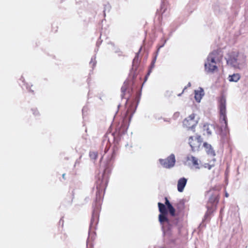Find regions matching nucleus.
<instances>
[{
  "mask_svg": "<svg viewBox=\"0 0 248 248\" xmlns=\"http://www.w3.org/2000/svg\"><path fill=\"white\" fill-rule=\"evenodd\" d=\"M158 208L160 214L159 215V221L162 225L164 223L169 224V220L166 217V215L167 214V211L165 205L160 202L158 203Z\"/></svg>",
  "mask_w": 248,
  "mask_h": 248,
  "instance_id": "4",
  "label": "nucleus"
},
{
  "mask_svg": "<svg viewBox=\"0 0 248 248\" xmlns=\"http://www.w3.org/2000/svg\"><path fill=\"white\" fill-rule=\"evenodd\" d=\"M90 156L92 159H96L97 156V153L95 152H90Z\"/></svg>",
  "mask_w": 248,
  "mask_h": 248,
  "instance_id": "19",
  "label": "nucleus"
},
{
  "mask_svg": "<svg viewBox=\"0 0 248 248\" xmlns=\"http://www.w3.org/2000/svg\"><path fill=\"white\" fill-rule=\"evenodd\" d=\"M94 59H95V58L93 59V58H92L91 60V62H90V64L91 65H93V66H95V65L96 64V61H95Z\"/></svg>",
  "mask_w": 248,
  "mask_h": 248,
  "instance_id": "24",
  "label": "nucleus"
},
{
  "mask_svg": "<svg viewBox=\"0 0 248 248\" xmlns=\"http://www.w3.org/2000/svg\"><path fill=\"white\" fill-rule=\"evenodd\" d=\"M219 113L220 129L222 132L226 133L228 131L227 121L226 117V99L225 97H221L219 101Z\"/></svg>",
  "mask_w": 248,
  "mask_h": 248,
  "instance_id": "3",
  "label": "nucleus"
},
{
  "mask_svg": "<svg viewBox=\"0 0 248 248\" xmlns=\"http://www.w3.org/2000/svg\"><path fill=\"white\" fill-rule=\"evenodd\" d=\"M97 206V207L95 208H94V209L93 210V218L92 219V221H93V220L94 219L95 217H97L98 216V212L99 211L100 203H98Z\"/></svg>",
  "mask_w": 248,
  "mask_h": 248,
  "instance_id": "16",
  "label": "nucleus"
},
{
  "mask_svg": "<svg viewBox=\"0 0 248 248\" xmlns=\"http://www.w3.org/2000/svg\"><path fill=\"white\" fill-rule=\"evenodd\" d=\"M240 78V76L239 74H233L232 75H229L228 79L230 82H237Z\"/></svg>",
  "mask_w": 248,
  "mask_h": 248,
  "instance_id": "13",
  "label": "nucleus"
},
{
  "mask_svg": "<svg viewBox=\"0 0 248 248\" xmlns=\"http://www.w3.org/2000/svg\"><path fill=\"white\" fill-rule=\"evenodd\" d=\"M128 88V83L127 81H125L124 83V84L121 88V92H122L121 96L122 98L124 97V95H125V93H126Z\"/></svg>",
  "mask_w": 248,
  "mask_h": 248,
  "instance_id": "14",
  "label": "nucleus"
},
{
  "mask_svg": "<svg viewBox=\"0 0 248 248\" xmlns=\"http://www.w3.org/2000/svg\"><path fill=\"white\" fill-rule=\"evenodd\" d=\"M156 56L154 58V59H153V60L152 62L155 64V62H156Z\"/></svg>",
  "mask_w": 248,
  "mask_h": 248,
  "instance_id": "26",
  "label": "nucleus"
},
{
  "mask_svg": "<svg viewBox=\"0 0 248 248\" xmlns=\"http://www.w3.org/2000/svg\"><path fill=\"white\" fill-rule=\"evenodd\" d=\"M223 53L220 49L209 53L204 62V70L207 73H213L217 70V63L221 60Z\"/></svg>",
  "mask_w": 248,
  "mask_h": 248,
  "instance_id": "1",
  "label": "nucleus"
},
{
  "mask_svg": "<svg viewBox=\"0 0 248 248\" xmlns=\"http://www.w3.org/2000/svg\"><path fill=\"white\" fill-rule=\"evenodd\" d=\"M191 86V84L190 82L188 83V84H187V87H190Z\"/></svg>",
  "mask_w": 248,
  "mask_h": 248,
  "instance_id": "30",
  "label": "nucleus"
},
{
  "mask_svg": "<svg viewBox=\"0 0 248 248\" xmlns=\"http://www.w3.org/2000/svg\"><path fill=\"white\" fill-rule=\"evenodd\" d=\"M246 59L244 54L233 50L229 52L225 57L228 65L237 68H240L244 64Z\"/></svg>",
  "mask_w": 248,
  "mask_h": 248,
  "instance_id": "2",
  "label": "nucleus"
},
{
  "mask_svg": "<svg viewBox=\"0 0 248 248\" xmlns=\"http://www.w3.org/2000/svg\"><path fill=\"white\" fill-rule=\"evenodd\" d=\"M38 112L37 111L33 112V114H34L35 115H37V114H38Z\"/></svg>",
  "mask_w": 248,
  "mask_h": 248,
  "instance_id": "29",
  "label": "nucleus"
},
{
  "mask_svg": "<svg viewBox=\"0 0 248 248\" xmlns=\"http://www.w3.org/2000/svg\"><path fill=\"white\" fill-rule=\"evenodd\" d=\"M213 209L212 208L210 209L209 207V205H208V210H207V211L206 214L205 215L204 217L205 218H206L207 217V216L213 212Z\"/></svg>",
  "mask_w": 248,
  "mask_h": 248,
  "instance_id": "23",
  "label": "nucleus"
},
{
  "mask_svg": "<svg viewBox=\"0 0 248 248\" xmlns=\"http://www.w3.org/2000/svg\"><path fill=\"white\" fill-rule=\"evenodd\" d=\"M64 176H65V174H62V177H63V178H64Z\"/></svg>",
  "mask_w": 248,
  "mask_h": 248,
  "instance_id": "32",
  "label": "nucleus"
},
{
  "mask_svg": "<svg viewBox=\"0 0 248 248\" xmlns=\"http://www.w3.org/2000/svg\"><path fill=\"white\" fill-rule=\"evenodd\" d=\"M107 171V169H105L104 173L102 175V179L100 178L97 182L96 188L97 189V195L99 193L100 190L106 187L108 183V176L106 175V173Z\"/></svg>",
  "mask_w": 248,
  "mask_h": 248,
  "instance_id": "5",
  "label": "nucleus"
},
{
  "mask_svg": "<svg viewBox=\"0 0 248 248\" xmlns=\"http://www.w3.org/2000/svg\"><path fill=\"white\" fill-rule=\"evenodd\" d=\"M165 204L167 207L169 206L170 205H171L167 198H165Z\"/></svg>",
  "mask_w": 248,
  "mask_h": 248,
  "instance_id": "25",
  "label": "nucleus"
},
{
  "mask_svg": "<svg viewBox=\"0 0 248 248\" xmlns=\"http://www.w3.org/2000/svg\"><path fill=\"white\" fill-rule=\"evenodd\" d=\"M114 153H112V154H111V157L109 160V161H110V160H111L113 157H114Z\"/></svg>",
  "mask_w": 248,
  "mask_h": 248,
  "instance_id": "27",
  "label": "nucleus"
},
{
  "mask_svg": "<svg viewBox=\"0 0 248 248\" xmlns=\"http://www.w3.org/2000/svg\"><path fill=\"white\" fill-rule=\"evenodd\" d=\"M159 162L162 166L166 168H170L174 166L175 157L173 154H171L166 159H160Z\"/></svg>",
  "mask_w": 248,
  "mask_h": 248,
  "instance_id": "6",
  "label": "nucleus"
},
{
  "mask_svg": "<svg viewBox=\"0 0 248 248\" xmlns=\"http://www.w3.org/2000/svg\"><path fill=\"white\" fill-rule=\"evenodd\" d=\"M141 49V47L140 48L139 51L136 54V55L135 57L134 58L133 60V63H138V57H139V53H140V51Z\"/></svg>",
  "mask_w": 248,
  "mask_h": 248,
  "instance_id": "22",
  "label": "nucleus"
},
{
  "mask_svg": "<svg viewBox=\"0 0 248 248\" xmlns=\"http://www.w3.org/2000/svg\"><path fill=\"white\" fill-rule=\"evenodd\" d=\"M218 202V198L217 195H212L209 199V203H211L213 205H216Z\"/></svg>",
  "mask_w": 248,
  "mask_h": 248,
  "instance_id": "15",
  "label": "nucleus"
},
{
  "mask_svg": "<svg viewBox=\"0 0 248 248\" xmlns=\"http://www.w3.org/2000/svg\"><path fill=\"white\" fill-rule=\"evenodd\" d=\"M203 130L206 131L208 135H210L212 133L210 129V125L208 124H204L203 125Z\"/></svg>",
  "mask_w": 248,
  "mask_h": 248,
  "instance_id": "17",
  "label": "nucleus"
},
{
  "mask_svg": "<svg viewBox=\"0 0 248 248\" xmlns=\"http://www.w3.org/2000/svg\"><path fill=\"white\" fill-rule=\"evenodd\" d=\"M154 67H155V63L152 62L151 66H150V68L149 71L147 73V75L145 77V80H147V77L150 75V73L152 72V69L154 68Z\"/></svg>",
  "mask_w": 248,
  "mask_h": 248,
  "instance_id": "20",
  "label": "nucleus"
},
{
  "mask_svg": "<svg viewBox=\"0 0 248 248\" xmlns=\"http://www.w3.org/2000/svg\"><path fill=\"white\" fill-rule=\"evenodd\" d=\"M201 142L202 138L201 136H198L195 139H193V137L191 136L188 139V143L193 151H195L199 147Z\"/></svg>",
  "mask_w": 248,
  "mask_h": 248,
  "instance_id": "8",
  "label": "nucleus"
},
{
  "mask_svg": "<svg viewBox=\"0 0 248 248\" xmlns=\"http://www.w3.org/2000/svg\"><path fill=\"white\" fill-rule=\"evenodd\" d=\"M187 183V179L183 177L179 179L177 183V189L180 192L184 191V188Z\"/></svg>",
  "mask_w": 248,
  "mask_h": 248,
  "instance_id": "9",
  "label": "nucleus"
},
{
  "mask_svg": "<svg viewBox=\"0 0 248 248\" xmlns=\"http://www.w3.org/2000/svg\"><path fill=\"white\" fill-rule=\"evenodd\" d=\"M78 163V161H76L75 164H76Z\"/></svg>",
  "mask_w": 248,
  "mask_h": 248,
  "instance_id": "33",
  "label": "nucleus"
},
{
  "mask_svg": "<svg viewBox=\"0 0 248 248\" xmlns=\"http://www.w3.org/2000/svg\"><path fill=\"white\" fill-rule=\"evenodd\" d=\"M170 214L172 216H174L175 214V209L173 208V207L172 206V205H170L169 206L167 207Z\"/></svg>",
  "mask_w": 248,
  "mask_h": 248,
  "instance_id": "18",
  "label": "nucleus"
},
{
  "mask_svg": "<svg viewBox=\"0 0 248 248\" xmlns=\"http://www.w3.org/2000/svg\"><path fill=\"white\" fill-rule=\"evenodd\" d=\"M187 160L191 161L193 165L194 166L196 169H199L198 159L197 158L192 155H189L187 156Z\"/></svg>",
  "mask_w": 248,
  "mask_h": 248,
  "instance_id": "12",
  "label": "nucleus"
},
{
  "mask_svg": "<svg viewBox=\"0 0 248 248\" xmlns=\"http://www.w3.org/2000/svg\"><path fill=\"white\" fill-rule=\"evenodd\" d=\"M164 44H163L162 46H161L159 47V48H158V49H159L160 47H163V46H164ZM158 50H159V49H158Z\"/></svg>",
  "mask_w": 248,
  "mask_h": 248,
  "instance_id": "31",
  "label": "nucleus"
},
{
  "mask_svg": "<svg viewBox=\"0 0 248 248\" xmlns=\"http://www.w3.org/2000/svg\"><path fill=\"white\" fill-rule=\"evenodd\" d=\"M225 196L226 197H229V194L227 192L225 193Z\"/></svg>",
  "mask_w": 248,
  "mask_h": 248,
  "instance_id": "28",
  "label": "nucleus"
},
{
  "mask_svg": "<svg viewBox=\"0 0 248 248\" xmlns=\"http://www.w3.org/2000/svg\"><path fill=\"white\" fill-rule=\"evenodd\" d=\"M195 114H192L183 121V125L188 129L193 128L197 124L198 121L195 119Z\"/></svg>",
  "mask_w": 248,
  "mask_h": 248,
  "instance_id": "7",
  "label": "nucleus"
},
{
  "mask_svg": "<svg viewBox=\"0 0 248 248\" xmlns=\"http://www.w3.org/2000/svg\"><path fill=\"white\" fill-rule=\"evenodd\" d=\"M96 45H97V46L98 45V42H97Z\"/></svg>",
  "mask_w": 248,
  "mask_h": 248,
  "instance_id": "34",
  "label": "nucleus"
},
{
  "mask_svg": "<svg viewBox=\"0 0 248 248\" xmlns=\"http://www.w3.org/2000/svg\"><path fill=\"white\" fill-rule=\"evenodd\" d=\"M111 6L109 4H106L105 5L104 10V15H106V12L107 11L109 12L110 10Z\"/></svg>",
  "mask_w": 248,
  "mask_h": 248,
  "instance_id": "21",
  "label": "nucleus"
},
{
  "mask_svg": "<svg viewBox=\"0 0 248 248\" xmlns=\"http://www.w3.org/2000/svg\"><path fill=\"white\" fill-rule=\"evenodd\" d=\"M203 146L208 155L211 156H215L216 155V153L211 144H209L207 142H204L203 143Z\"/></svg>",
  "mask_w": 248,
  "mask_h": 248,
  "instance_id": "10",
  "label": "nucleus"
},
{
  "mask_svg": "<svg viewBox=\"0 0 248 248\" xmlns=\"http://www.w3.org/2000/svg\"><path fill=\"white\" fill-rule=\"evenodd\" d=\"M203 95L204 91L202 88H200V90L195 91V98L198 102H200Z\"/></svg>",
  "mask_w": 248,
  "mask_h": 248,
  "instance_id": "11",
  "label": "nucleus"
}]
</instances>
